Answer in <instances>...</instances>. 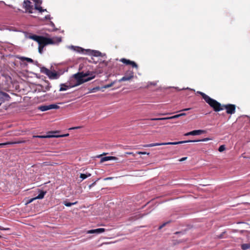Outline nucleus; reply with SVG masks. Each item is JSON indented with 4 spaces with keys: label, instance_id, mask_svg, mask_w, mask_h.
Here are the masks:
<instances>
[{
    "label": "nucleus",
    "instance_id": "nucleus-53",
    "mask_svg": "<svg viewBox=\"0 0 250 250\" xmlns=\"http://www.w3.org/2000/svg\"><path fill=\"white\" fill-rule=\"evenodd\" d=\"M2 57H3V56H1V54L0 53V57L2 58Z\"/></svg>",
    "mask_w": 250,
    "mask_h": 250
},
{
    "label": "nucleus",
    "instance_id": "nucleus-54",
    "mask_svg": "<svg viewBox=\"0 0 250 250\" xmlns=\"http://www.w3.org/2000/svg\"><path fill=\"white\" fill-rule=\"evenodd\" d=\"M82 61H83V62L85 61L84 59H83Z\"/></svg>",
    "mask_w": 250,
    "mask_h": 250
},
{
    "label": "nucleus",
    "instance_id": "nucleus-17",
    "mask_svg": "<svg viewBox=\"0 0 250 250\" xmlns=\"http://www.w3.org/2000/svg\"><path fill=\"white\" fill-rule=\"evenodd\" d=\"M33 138H47L54 137L53 135H37L33 136Z\"/></svg>",
    "mask_w": 250,
    "mask_h": 250
},
{
    "label": "nucleus",
    "instance_id": "nucleus-47",
    "mask_svg": "<svg viewBox=\"0 0 250 250\" xmlns=\"http://www.w3.org/2000/svg\"><path fill=\"white\" fill-rule=\"evenodd\" d=\"M179 115H180V117H181V116H186V114L185 113H182L179 114Z\"/></svg>",
    "mask_w": 250,
    "mask_h": 250
},
{
    "label": "nucleus",
    "instance_id": "nucleus-50",
    "mask_svg": "<svg viewBox=\"0 0 250 250\" xmlns=\"http://www.w3.org/2000/svg\"><path fill=\"white\" fill-rule=\"evenodd\" d=\"M126 154H132L133 155H134V154L132 152H127Z\"/></svg>",
    "mask_w": 250,
    "mask_h": 250
},
{
    "label": "nucleus",
    "instance_id": "nucleus-42",
    "mask_svg": "<svg viewBox=\"0 0 250 250\" xmlns=\"http://www.w3.org/2000/svg\"><path fill=\"white\" fill-rule=\"evenodd\" d=\"M187 157H183V158H182L180 159L179 160V161H180V162H182V161H185V160H187Z\"/></svg>",
    "mask_w": 250,
    "mask_h": 250
},
{
    "label": "nucleus",
    "instance_id": "nucleus-46",
    "mask_svg": "<svg viewBox=\"0 0 250 250\" xmlns=\"http://www.w3.org/2000/svg\"><path fill=\"white\" fill-rule=\"evenodd\" d=\"M190 109H191L190 108H185V109L182 110L181 111H188V110H190Z\"/></svg>",
    "mask_w": 250,
    "mask_h": 250
},
{
    "label": "nucleus",
    "instance_id": "nucleus-37",
    "mask_svg": "<svg viewBox=\"0 0 250 250\" xmlns=\"http://www.w3.org/2000/svg\"><path fill=\"white\" fill-rule=\"evenodd\" d=\"M137 153L139 154H147V155L149 154V153H147L146 152H141V151L138 152Z\"/></svg>",
    "mask_w": 250,
    "mask_h": 250
},
{
    "label": "nucleus",
    "instance_id": "nucleus-55",
    "mask_svg": "<svg viewBox=\"0 0 250 250\" xmlns=\"http://www.w3.org/2000/svg\"><path fill=\"white\" fill-rule=\"evenodd\" d=\"M2 237V236L0 235V238H1Z\"/></svg>",
    "mask_w": 250,
    "mask_h": 250
},
{
    "label": "nucleus",
    "instance_id": "nucleus-24",
    "mask_svg": "<svg viewBox=\"0 0 250 250\" xmlns=\"http://www.w3.org/2000/svg\"><path fill=\"white\" fill-rule=\"evenodd\" d=\"M35 9L39 10L40 13H42L45 11H46V9H43L42 7L38 5H36L35 6Z\"/></svg>",
    "mask_w": 250,
    "mask_h": 250
},
{
    "label": "nucleus",
    "instance_id": "nucleus-45",
    "mask_svg": "<svg viewBox=\"0 0 250 250\" xmlns=\"http://www.w3.org/2000/svg\"><path fill=\"white\" fill-rule=\"evenodd\" d=\"M80 127L79 126H77V127H72V128H69V129H77V128H79Z\"/></svg>",
    "mask_w": 250,
    "mask_h": 250
},
{
    "label": "nucleus",
    "instance_id": "nucleus-14",
    "mask_svg": "<svg viewBox=\"0 0 250 250\" xmlns=\"http://www.w3.org/2000/svg\"><path fill=\"white\" fill-rule=\"evenodd\" d=\"M50 39L52 40V42L50 43V44H58L62 42V38L61 37H54Z\"/></svg>",
    "mask_w": 250,
    "mask_h": 250
},
{
    "label": "nucleus",
    "instance_id": "nucleus-48",
    "mask_svg": "<svg viewBox=\"0 0 250 250\" xmlns=\"http://www.w3.org/2000/svg\"><path fill=\"white\" fill-rule=\"evenodd\" d=\"M86 176H87V178L88 177H90L91 176V174L90 173H86L85 174Z\"/></svg>",
    "mask_w": 250,
    "mask_h": 250
},
{
    "label": "nucleus",
    "instance_id": "nucleus-43",
    "mask_svg": "<svg viewBox=\"0 0 250 250\" xmlns=\"http://www.w3.org/2000/svg\"><path fill=\"white\" fill-rule=\"evenodd\" d=\"M96 182V181L94 182V183H93L92 184L90 185L89 186V188H92V187H93V186L95 184Z\"/></svg>",
    "mask_w": 250,
    "mask_h": 250
},
{
    "label": "nucleus",
    "instance_id": "nucleus-3",
    "mask_svg": "<svg viewBox=\"0 0 250 250\" xmlns=\"http://www.w3.org/2000/svg\"><path fill=\"white\" fill-rule=\"evenodd\" d=\"M198 93L202 96L206 102L213 109L214 111L218 112L223 110V108H222L223 105H221V104L217 101L210 98L208 96L203 92L199 91Z\"/></svg>",
    "mask_w": 250,
    "mask_h": 250
},
{
    "label": "nucleus",
    "instance_id": "nucleus-11",
    "mask_svg": "<svg viewBox=\"0 0 250 250\" xmlns=\"http://www.w3.org/2000/svg\"><path fill=\"white\" fill-rule=\"evenodd\" d=\"M179 117H180V115L177 114V115H175L173 116H171V117H169L160 118H151L150 120L151 121L166 120H169V119H176Z\"/></svg>",
    "mask_w": 250,
    "mask_h": 250
},
{
    "label": "nucleus",
    "instance_id": "nucleus-15",
    "mask_svg": "<svg viewBox=\"0 0 250 250\" xmlns=\"http://www.w3.org/2000/svg\"><path fill=\"white\" fill-rule=\"evenodd\" d=\"M25 141H18V142H8L6 143H0V146H2L8 145H13V144H20V143H25Z\"/></svg>",
    "mask_w": 250,
    "mask_h": 250
},
{
    "label": "nucleus",
    "instance_id": "nucleus-25",
    "mask_svg": "<svg viewBox=\"0 0 250 250\" xmlns=\"http://www.w3.org/2000/svg\"><path fill=\"white\" fill-rule=\"evenodd\" d=\"M77 203V202H74V203H69V202H67L66 201H64L63 202V204L66 207H70L72 205L76 204Z\"/></svg>",
    "mask_w": 250,
    "mask_h": 250
},
{
    "label": "nucleus",
    "instance_id": "nucleus-4",
    "mask_svg": "<svg viewBox=\"0 0 250 250\" xmlns=\"http://www.w3.org/2000/svg\"><path fill=\"white\" fill-rule=\"evenodd\" d=\"M210 139L208 138H206L202 140H188V141H183L179 142H167V143H153L150 144L148 145H145L143 146L144 147H152L155 146H163V145H176L178 144H182L184 143H189V142H205L209 140Z\"/></svg>",
    "mask_w": 250,
    "mask_h": 250
},
{
    "label": "nucleus",
    "instance_id": "nucleus-20",
    "mask_svg": "<svg viewBox=\"0 0 250 250\" xmlns=\"http://www.w3.org/2000/svg\"><path fill=\"white\" fill-rule=\"evenodd\" d=\"M241 248L243 250H246L250 248V243L243 244L241 245Z\"/></svg>",
    "mask_w": 250,
    "mask_h": 250
},
{
    "label": "nucleus",
    "instance_id": "nucleus-22",
    "mask_svg": "<svg viewBox=\"0 0 250 250\" xmlns=\"http://www.w3.org/2000/svg\"><path fill=\"white\" fill-rule=\"evenodd\" d=\"M41 36H37V35H33L31 36V39H33V40L36 41L37 42H38L39 40H40Z\"/></svg>",
    "mask_w": 250,
    "mask_h": 250
},
{
    "label": "nucleus",
    "instance_id": "nucleus-34",
    "mask_svg": "<svg viewBox=\"0 0 250 250\" xmlns=\"http://www.w3.org/2000/svg\"><path fill=\"white\" fill-rule=\"evenodd\" d=\"M80 177L83 180L85 179H86L87 178V176H86V174H83V173H81L80 174Z\"/></svg>",
    "mask_w": 250,
    "mask_h": 250
},
{
    "label": "nucleus",
    "instance_id": "nucleus-35",
    "mask_svg": "<svg viewBox=\"0 0 250 250\" xmlns=\"http://www.w3.org/2000/svg\"><path fill=\"white\" fill-rule=\"evenodd\" d=\"M100 88L99 87H96L93 88L92 89L91 91H92V92H95V91H96V90H100Z\"/></svg>",
    "mask_w": 250,
    "mask_h": 250
},
{
    "label": "nucleus",
    "instance_id": "nucleus-29",
    "mask_svg": "<svg viewBox=\"0 0 250 250\" xmlns=\"http://www.w3.org/2000/svg\"><path fill=\"white\" fill-rule=\"evenodd\" d=\"M127 64H130L131 68H130L132 70V68H135L136 69L138 68V65L137 63H126Z\"/></svg>",
    "mask_w": 250,
    "mask_h": 250
},
{
    "label": "nucleus",
    "instance_id": "nucleus-27",
    "mask_svg": "<svg viewBox=\"0 0 250 250\" xmlns=\"http://www.w3.org/2000/svg\"><path fill=\"white\" fill-rule=\"evenodd\" d=\"M157 85V82H148L146 88H148L150 85L155 86Z\"/></svg>",
    "mask_w": 250,
    "mask_h": 250
},
{
    "label": "nucleus",
    "instance_id": "nucleus-8",
    "mask_svg": "<svg viewBox=\"0 0 250 250\" xmlns=\"http://www.w3.org/2000/svg\"><path fill=\"white\" fill-rule=\"evenodd\" d=\"M23 7L25 9L26 12L29 13H32L33 10V5L30 1L28 0H25L23 1Z\"/></svg>",
    "mask_w": 250,
    "mask_h": 250
},
{
    "label": "nucleus",
    "instance_id": "nucleus-1",
    "mask_svg": "<svg viewBox=\"0 0 250 250\" xmlns=\"http://www.w3.org/2000/svg\"><path fill=\"white\" fill-rule=\"evenodd\" d=\"M83 64L81 63L79 67V72L72 76L74 83L70 87H75L80 85L85 82H88L95 77V73L89 70H83Z\"/></svg>",
    "mask_w": 250,
    "mask_h": 250
},
{
    "label": "nucleus",
    "instance_id": "nucleus-5",
    "mask_svg": "<svg viewBox=\"0 0 250 250\" xmlns=\"http://www.w3.org/2000/svg\"><path fill=\"white\" fill-rule=\"evenodd\" d=\"M134 74L133 70L129 68L128 70L125 72V76L118 81L119 82L130 81L134 78Z\"/></svg>",
    "mask_w": 250,
    "mask_h": 250
},
{
    "label": "nucleus",
    "instance_id": "nucleus-49",
    "mask_svg": "<svg viewBox=\"0 0 250 250\" xmlns=\"http://www.w3.org/2000/svg\"><path fill=\"white\" fill-rule=\"evenodd\" d=\"M21 11V10L20 9L18 8V9L15 11H16V12H20V11Z\"/></svg>",
    "mask_w": 250,
    "mask_h": 250
},
{
    "label": "nucleus",
    "instance_id": "nucleus-23",
    "mask_svg": "<svg viewBox=\"0 0 250 250\" xmlns=\"http://www.w3.org/2000/svg\"><path fill=\"white\" fill-rule=\"evenodd\" d=\"M49 109H58L59 108V106L56 104H49Z\"/></svg>",
    "mask_w": 250,
    "mask_h": 250
},
{
    "label": "nucleus",
    "instance_id": "nucleus-7",
    "mask_svg": "<svg viewBox=\"0 0 250 250\" xmlns=\"http://www.w3.org/2000/svg\"><path fill=\"white\" fill-rule=\"evenodd\" d=\"M222 108H223V109H225L226 110V112L228 114H232L235 112L236 106L234 104H223Z\"/></svg>",
    "mask_w": 250,
    "mask_h": 250
},
{
    "label": "nucleus",
    "instance_id": "nucleus-16",
    "mask_svg": "<svg viewBox=\"0 0 250 250\" xmlns=\"http://www.w3.org/2000/svg\"><path fill=\"white\" fill-rule=\"evenodd\" d=\"M38 109L42 111H45L49 109V105H41L38 107Z\"/></svg>",
    "mask_w": 250,
    "mask_h": 250
},
{
    "label": "nucleus",
    "instance_id": "nucleus-2",
    "mask_svg": "<svg viewBox=\"0 0 250 250\" xmlns=\"http://www.w3.org/2000/svg\"><path fill=\"white\" fill-rule=\"evenodd\" d=\"M77 51L79 52H82L83 54H86L91 56L92 57H95L99 58L97 61L93 60L94 62H108L106 61L107 56L106 54L103 53L98 50H91V49H84L82 47H77Z\"/></svg>",
    "mask_w": 250,
    "mask_h": 250
},
{
    "label": "nucleus",
    "instance_id": "nucleus-30",
    "mask_svg": "<svg viewBox=\"0 0 250 250\" xmlns=\"http://www.w3.org/2000/svg\"><path fill=\"white\" fill-rule=\"evenodd\" d=\"M34 2L35 3V6L36 5H40L42 3V1L40 0H33Z\"/></svg>",
    "mask_w": 250,
    "mask_h": 250
},
{
    "label": "nucleus",
    "instance_id": "nucleus-10",
    "mask_svg": "<svg viewBox=\"0 0 250 250\" xmlns=\"http://www.w3.org/2000/svg\"><path fill=\"white\" fill-rule=\"evenodd\" d=\"M8 57L9 58H15L19 59L20 61L22 62H24V61H27L28 62H33V61L32 59L29 58L25 57H20V56L17 55V56H15L14 57H13V56H9Z\"/></svg>",
    "mask_w": 250,
    "mask_h": 250
},
{
    "label": "nucleus",
    "instance_id": "nucleus-32",
    "mask_svg": "<svg viewBox=\"0 0 250 250\" xmlns=\"http://www.w3.org/2000/svg\"><path fill=\"white\" fill-rule=\"evenodd\" d=\"M43 46H41V45H39V52L40 54H42V51H43Z\"/></svg>",
    "mask_w": 250,
    "mask_h": 250
},
{
    "label": "nucleus",
    "instance_id": "nucleus-28",
    "mask_svg": "<svg viewBox=\"0 0 250 250\" xmlns=\"http://www.w3.org/2000/svg\"><path fill=\"white\" fill-rule=\"evenodd\" d=\"M120 61H121L122 62H127V63H128V62H134L133 61H130L129 60H127V59H121Z\"/></svg>",
    "mask_w": 250,
    "mask_h": 250
},
{
    "label": "nucleus",
    "instance_id": "nucleus-6",
    "mask_svg": "<svg viewBox=\"0 0 250 250\" xmlns=\"http://www.w3.org/2000/svg\"><path fill=\"white\" fill-rule=\"evenodd\" d=\"M42 71L47 75L48 77L51 79H57L60 76L59 74L56 71H50L44 67L42 68Z\"/></svg>",
    "mask_w": 250,
    "mask_h": 250
},
{
    "label": "nucleus",
    "instance_id": "nucleus-44",
    "mask_svg": "<svg viewBox=\"0 0 250 250\" xmlns=\"http://www.w3.org/2000/svg\"><path fill=\"white\" fill-rule=\"evenodd\" d=\"M113 179V177H107V178H104V180H111V179Z\"/></svg>",
    "mask_w": 250,
    "mask_h": 250
},
{
    "label": "nucleus",
    "instance_id": "nucleus-39",
    "mask_svg": "<svg viewBox=\"0 0 250 250\" xmlns=\"http://www.w3.org/2000/svg\"><path fill=\"white\" fill-rule=\"evenodd\" d=\"M36 199V198L35 197V198H33L32 199H31L27 203V204H29V203H31L32 201H33L34 200Z\"/></svg>",
    "mask_w": 250,
    "mask_h": 250
},
{
    "label": "nucleus",
    "instance_id": "nucleus-19",
    "mask_svg": "<svg viewBox=\"0 0 250 250\" xmlns=\"http://www.w3.org/2000/svg\"><path fill=\"white\" fill-rule=\"evenodd\" d=\"M45 193H46V192L42 191H41L40 193L35 198H36V199H42L44 197V196L45 194Z\"/></svg>",
    "mask_w": 250,
    "mask_h": 250
},
{
    "label": "nucleus",
    "instance_id": "nucleus-12",
    "mask_svg": "<svg viewBox=\"0 0 250 250\" xmlns=\"http://www.w3.org/2000/svg\"><path fill=\"white\" fill-rule=\"evenodd\" d=\"M105 231V229L104 228L97 229H91L87 231L88 233H101Z\"/></svg>",
    "mask_w": 250,
    "mask_h": 250
},
{
    "label": "nucleus",
    "instance_id": "nucleus-38",
    "mask_svg": "<svg viewBox=\"0 0 250 250\" xmlns=\"http://www.w3.org/2000/svg\"><path fill=\"white\" fill-rule=\"evenodd\" d=\"M0 2L3 3H4L5 5H7V4L4 1H1ZM7 6H9V7H11V8H14V9L15 8L12 5H7Z\"/></svg>",
    "mask_w": 250,
    "mask_h": 250
},
{
    "label": "nucleus",
    "instance_id": "nucleus-13",
    "mask_svg": "<svg viewBox=\"0 0 250 250\" xmlns=\"http://www.w3.org/2000/svg\"><path fill=\"white\" fill-rule=\"evenodd\" d=\"M117 160V158L113 156H106L102 157L100 162L103 163L104 162L109 161V160Z\"/></svg>",
    "mask_w": 250,
    "mask_h": 250
},
{
    "label": "nucleus",
    "instance_id": "nucleus-52",
    "mask_svg": "<svg viewBox=\"0 0 250 250\" xmlns=\"http://www.w3.org/2000/svg\"><path fill=\"white\" fill-rule=\"evenodd\" d=\"M45 18H46V19H49V18H50V16L49 15V16H45Z\"/></svg>",
    "mask_w": 250,
    "mask_h": 250
},
{
    "label": "nucleus",
    "instance_id": "nucleus-51",
    "mask_svg": "<svg viewBox=\"0 0 250 250\" xmlns=\"http://www.w3.org/2000/svg\"><path fill=\"white\" fill-rule=\"evenodd\" d=\"M105 153H103V154L100 155H99V156H97V157H101L102 156L104 155H105Z\"/></svg>",
    "mask_w": 250,
    "mask_h": 250
},
{
    "label": "nucleus",
    "instance_id": "nucleus-21",
    "mask_svg": "<svg viewBox=\"0 0 250 250\" xmlns=\"http://www.w3.org/2000/svg\"><path fill=\"white\" fill-rule=\"evenodd\" d=\"M69 86L65 85V84H62L61 85V87H60V91H64V90H66V89H68V88L69 87Z\"/></svg>",
    "mask_w": 250,
    "mask_h": 250
},
{
    "label": "nucleus",
    "instance_id": "nucleus-18",
    "mask_svg": "<svg viewBox=\"0 0 250 250\" xmlns=\"http://www.w3.org/2000/svg\"><path fill=\"white\" fill-rule=\"evenodd\" d=\"M206 131L204 130H193V135H200L203 133H205Z\"/></svg>",
    "mask_w": 250,
    "mask_h": 250
},
{
    "label": "nucleus",
    "instance_id": "nucleus-26",
    "mask_svg": "<svg viewBox=\"0 0 250 250\" xmlns=\"http://www.w3.org/2000/svg\"><path fill=\"white\" fill-rule=\"evenodd\" d=\"M115 83V82H112L110 84L104 85L102 88H108L109 87H110L114 85Z\"/></svg>",
    "mask_w": 250,
    "mask_h": 250
},
{
    "label": "nucleus",
    "instance_id": "nucleus-36",
    "mask_svg": "<svg viewBox=\"0 0 250 250\" xmlns=\"http://www.w3.org/2000/svg\"><path fill=\"white\" fill-rule=\"evenodd\" d=\"M185 136L193 135V131L188 132L185 134Z\"/></svg>",
    "mask_w": 250,
    "mask_h": 250
},
{
    "label": "nucleus",
    "instance_id": "nucleus-41",
    "mask_svg": "<svg viewBox=\"0 0 250 250\" xmlns=\"http://www.w3.org/2000/svg\"><path fill=\"white\" fill-rule=\"evenodd\" d=\"M9 228H4L1 226H0V230H9Z\"/></svg>",
    "mask_w": 250,
    "mask_h": 250
},
{
    "label": "nucleus",
    "instance_id": "nucleus-40",
    "mask_svg": "<svg viewBox=\"0 0 250 250\" xmlns=\"http://www.w3.org/2000/svg\"><path fill=\"white\" fill-rule=\"evenodd\" d=\"M167 224V223H164L163 225H162L161 226H160L159 227V229H161L162 228H163L164 226H165V225Z\"/></svg>",
    "mask_w": 250,
    "mask_h": 250
},
{
    "label": "nucleus",
    "instance_id": "nucleus-33",
    "mask_svg": "<svg viewBox=\"0 0 250 250\" xmlns=\"http://www.w3.org/2000/svg\"><path fill=\"white\" fill-rule=\"evenodd\" d=\"M69 135V134H66L61 135H54V137H66L68 136Z\"/></svg>",
    "mask_w": 250,
    "mask_h": 250
},
{
    "label": "nucleus",
    "instance_id": "nucleus-9",
    "mask_svg": "<svg viewBox=\"0 0 250 250\" xmlns=\"http://www.w3.org/2000/svg\"><path fill=\"white\" fill-rule=\"evenodd\" d=\"M51 41L52 40L50 38H47L41 36L38 43L39 44V45L44 47V46H45L46 45L49 44H50V43H51Z\"/></svg>",
    "mask_w": 250,
    "mask_h": 250
},
{
    "label": "nucleus",
    "instance_id": "nucleus-31",
    "mask_svg": "<svg viewBox=\"0 0 250 250\" xmlns=\"http://www.w3.org/2000/svg\"><path fill=\"white\" fill-rule=\"evenodd\" d=\"M226 149L225 146L224 145L221 146L218 149L219 151L222 152L225 150Z\"/></svg>",
    "mask_w": 250,
    "mask_h": 250
}]
</instances>
